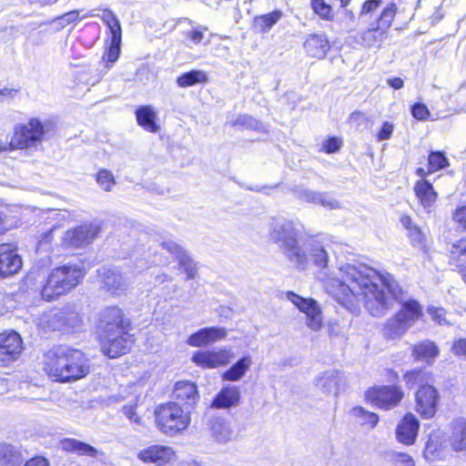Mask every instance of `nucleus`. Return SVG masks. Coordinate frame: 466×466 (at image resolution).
<instances>
[{"label":"nucleus","mask_w":466,"mask_h":466,"mask_svg":"<svg viewBox=\"0 0 466 466\" xmlns=\"http://www.w3.org/2000/svg\"><path fill=\"white\" fill-rule=\"evenodd\" d=\"M450 166V160L441 150H431L427 157V168L419 167L415 169L418 177H428Z\"/></svg>","instance_id":"nucleus-26"},{"label":"nucleus","mask_w":466,"mask_h":466,"mask_svg":"<svg viewBox=\"0 0 466 466\" xmlns=\"http://www.w3.org/2000/svg\"><path fill=\"white\" fill-rule=\"evenodd\" d=\"M282 17L283 12L274 9L267 14L256 15L253 18L252 27L258 34H268Z\"/></svg>","instance_id":"nucleus-29"},{"label":"nucleus","mask_w":466,"mask_h":466,"mask_svg":"<svg viewBox=\"0 0 466 466\" xmlns=\"http://www.w3.org/2000/svg\"><path fill=\"white\" fill-rule=\"evenodd\" d=\"M24 466H50V464L44 457H35L28 460Z\"/></svg>","instance_id":"nucleus-62"},{"label":"nucleus","mask_w":466,"mask_h":466,"mask_svg":"<svg viewBox=\"0 0 466 466\" xmlns=\"http://www.w3.org/2000/svg\"><path fill=\"white\" fill-rule=\"evenodd\" d=\"M78 15H79L78 11L74 10V11H70V12L61 15L60 17H58V20L60 21V24L63 25H69L70 23H73L76 20H77Z\"/></svg>","instance_id":"nucleus-60"},{"label":"nucleus","mask_w":466,"mask_h":466,"mask_svg":"<svg viewBox=\"0 0 466 466\" xmlns=\"http://www.w3.org/2000/svg\"><path fill=\"white\" fill-rule=\"evenodd\" d=\"M234 357L227 348L198 350L191 357L192 362L202 370H213L229 364Z\"/></svg>","instance_id":"nucleus-11"},{"label":"nucleus","mask_w":466,"mask_h":466,"mask_svg":"<svg viewBox=\"0 0 466 466\" xmlns=\"http://www.w3.org/2000/svg\"><path fill=\"white\" fill-rule=\"evenodd\" d=\"M254 118L248 115L238 116L232 123L233 126L238 127H250L253 125Z\"/></svg>","instance_id":"nucleus-59"},{"label":"nucleus","mask_w":466,"mask_h":466,"mask_svg":"<svg viewBox=\"0 0 466 466\" xmlns=\"http://www.w3.org/2000/svg\"><path fill=\"white\" fill-rule=\"evenodd\" d=\"M100 228L91 224L81 225L74 229L67 230L63 242L70 247L79 248L88 245L97 237Z\"/></svg>","instance_id":"nucleus-17"},{"label":"nucleus","mask_w":466,"mask_h":466,"mask_svg":"<svg viewBox=\"0 0 466 466\" xmlns=\"http://www.w3.org/2000/svg\"><path fill=\"white\" fill-rule=\"evenodd\" d=\"M310 7L321 20L332 22L335 19V12L330 4L326 0H318L310 3Z\"/></svg>","instance_id":"nucleus-38"},{"label":"nucleus","mask_w":466,"mask_h":466,"mask_svg":"<svg viewBox=\"0 0 466 466\" xmlns=\"http://www.w3.org/2000/svg\"><path fill=\"white\" fill-rule=\"evenodd\" d=\"M21 461L20 452L12 445L0 444V462L5 465L15 466Z\"/></svg>","instance_id":"nucleus-37"},{"label":"nucleus","mask_w":466,"mask_h":466,"mask_svg":"<svg viewBox=\"0 0 466 466\" xmlns=\"http://www.w3.org/2000/svg\"><path fill=\"white\" fill-rule=\"evenodd\" d=\"M137 120L139 126L145 127H146V106H140L137 112Z\"/></svg>","instance_id":"nucleus-63"},{"label":"nucleus","mask_w":466,"mask_h":466,"mask_svg":"<svg viewBox=\"0 0 466 466\" xmlns=\"http://www.w3.org/2000/svg\"><path fill=\"white\" fill-rule=\"evenodd\" d=\"M343 141L338 137H329L322 142L321 151L326 154H334L340 150Z\"/></svg>","instance_id":"nucleus-45"},{"label":"nucleus","mask_w":466,"mask_h":466,"mask_svg":"<svg viewBox=\"0 0 466 466\" xmlns=\"http://www.w3.org/2000/svg\"><path fill=\"white\" fill-rule=\"evenodd\" d=\"M447 256L449 265L466 284V234L449 243Z\"/></svg>","instance_id":"nucleus-16"},{"label":"nucleus","mask_w":466,"mask_h":466,"mask_svg":"<svg viewBox=\"0 0 466 466\" xmlns=\"http://www.w3.org/2000/svg\"><path fill=\"white\" fill-rule=\"evenodd\" d=\"M377 280L391 297H397L399 285L391 275H383L376 270H372L371 274L365 273L353 265L345 266L342 279L336 285L333 297L344 308L354 311L359 306L358 294L354 289H359L365 309L370 315L380 317L392 307V303L385 290L379 287Z\"/></svg>","instance_id":"nucleus-1"},{"label":"nucleus","mask_w":466,"mask_h":466,"mask_svg":"<svg viewBox=\"0 0 466 466\" xmlns=\"http://www.w3.org/2000/svg\"><path fill=\"white\" fill-rule=\"evenodd\" d=\"M386 375L395 380L391 384H375L369 387L364 392V400L370 406L383 411H390L399 408L405 400L406 393L398 383L400 375L394 369H387Z\"/></svg>","instance_id":"nucleus-6"},{"label":"nucleus","mask_w":466,"mask_h":466,"mask_svg":"<svg viewBox=\"0 0 466 466\" xmlns=\"http://www.w3.org/2000/svg\"><path fill=\"white\" fill-rule=\"evenodd\" d=\"M415 181L413 192L420 206L423 208H431L437 202L439 194L427 177H419Z\"/></svg>","instance_id":"nucleus-22"},{"label":"nucleus","mask_w":466,"mask_h":466,"mask_svg":"<svg viewBox=\"0 0 466 466\" xmlns=\"http://www.w3.org/2000/svg\"><path fill=\"white\" fill-rule=\"evenodd\" d=\"M284 250L286 251L288 258L294 261L298 268L302 269L306 268L308 258L305 252L300 248L299 243L293 244L290 248Z\"/></svg>","instance_id":"nucleus-39"},{"label":"nucleus","mask_w":466,"mask_h":466,"mask_svg":"<svg viewBox=\"0 0 466 466\" xmlns=\"http://www.w3.org/2000/svg\"><path fill=\"white\" fill-rule=\"evenodd\" d=\"M270 236L274 242L281 243L284 249L299 243V234L291 221L275 227Z\"/></svg>","instance_id":"nucleus-28"},{"label":"nucleus","mask_w":466,"mask_h":466,"mask_svg":"<svg viewBox=\"0 0 466 466\" xmlns=\"http://www.w3.org/2000/svg\"><path fill=\"white\" fill-rule=\"evenodd\" d=\"M310 256L313 264L319 268L324 269L329 263V255L323 247L318 246L311 249Z\"/></svg>","instance_id":"nucleus-43"},{"label":"nucleus","mask_w":466,"mask_h":466,"mask_svg":"<svg viewBox=\"0 0 466 466\" xmlns=\"http://www.w3.org/2000/svg\"><path fill=\"white\" fill-rule=\"evenodd\" d=\"M287 298L299 311L307 317V326L312 330H319L323 326L322 311L317 301L311 298H303L294 291H287Z\"/></svg>","instance_id":"nucleus-12"},{"label":"nucleus","mask_w":466,"mask_h":466,"mask_svg":"<svg viewBox=\"0 0 466 466\" xmlns=\"http://www.w3.org/2000/svg\"><path fill=\"white\" fill-rule=\"evenodd\" d=\"M411 356L414 361H423L432 364L440 356V349L437 343L431 339H422L410 347Z\"/></svg>","instance_id":"nucleus-23"},{"label":"nucleus","mask_w":466,"mask_h":466,"mask_svg":"<svg viewBox=\"0 0 466 466\" xmlns=\"http://www.w3.org/2000/svg\"><path fill=\"white\" fill-rule=\"evenodd\" d=\"M167 250L174 254L175 258L177 259L180 267H182L185 271L187 273L188 278H194L196 274V267L192 261V259L187 256L184 248L177 244H168L167 246Z\"/></svg>","instance_id":"nucleus-34"},{"label":"nucleus","mask_w":466,"mask_h":466,"mask_svg":"<svg viewBox=\"0 0 466 466\" xmlns=\"http://www.w3.org/2000/svg\"><path fill=\"white\" fill-rule=\"evenodd\" d=\"M50 123H42L37 118H31L25 125L15 127L14 135L9 142L10 148H37L42 144L49 130Z\"/></svg>","instance_id":"nucleus-9"},{"label":"nucleus","mask_w":466,"mask_h":466,"mask_svg":"<svg viewBox=\"0 0 466 466\" xmlns=\"http://www.w3.org/2000/svg\"><path fill=\"white\" fill-rule=\"evenodd\" d=\"M121 42L109 41L106 52L104 54L102 59L106 63V67L109 69L111 66L118 59L120 55Z\"/></svg>","instance_id":"nucleus-42"},{"label":"nucleus","mask_w":466,"mask_h":466,"mask_svg":"<svg viewBox=\"0 0 466 466\" xmlns=\"http://www.w3.org/2000/svg\"><path fill=\"white\" fill-rule=\"evenodd\" d=\"M85 270L76 265H64L53 268L42 289V297L54 300L74 289L82 281Z\"/></svg>","instance_id":"nucleus-7"},{"label":"nucleus","mask_w":466,"mask_h":466,"mask_svg":"<svg viewBox=\"0 0 466 466\" xmlns=\"http://www.w3.org/2000/svg\"><path fill=\"white\" fill-rule=\"evenodd\" d=\"M338 371H325L319 378V383L322 387H327L328 383L334 380L335 384L338 385Z\"/></svg>","instance_id":"nucleus-57"},{"label":"nucleus","mask_w":466,"mask_h":466,"mask_svg":"<svg viewBox=\"0 0 466 466\" xmlns=\"http://www.w3.org/2000/svg\"><path fill=\"white\" fill-rule=\"evenodd\" d=\"M22 265V258L13 245H0V278H7L16 274L21 269Z\"/></svg>","instance_id":"nucleus-19"},{"label":"nucleus","mask_w":466,"mask_h":466,"mask_svg":"<svg viewBox=\"0 0 466 466\" xmlns=\"http://www.w3.org/2000/svg\"><path fill=\"white\" fill-rule=\"evenodd\" d=\"M451 351L456 358L466 360V337L455 338L452 340Z\"/></svg>","instance_id":"nucleus-47"},{"label":"nucleus","mask_w":466,"mask_h":466,"mask_svg":"<svg viewBox=\"0 0 466 466\" xmlns=\"http://www.w3.org/2000/svg\"><path fill=\"white\" fill-rule=\"evenodd\" d=\"M99 339L103 353L111 359L125 354L132 343L127 330L114 335L100 336Z\"/></svg>","instance_id":"nucleus-15"},{"label":"nucleus","mask_w":466,"mask_h":466,"mask_svg":"<svg viewBox=\"0 0 466 466\" xmlns=\"http://www.w3.org/2000/svg\"><path fill=\"white\" fill-rule=\"evenodd\" d=\"M147 130L152 133L160 130V126L157 123L156 112L150 106H147Z\"/></svg>","instance_id":"nucleus-54"},{"label":"nucleus","mask_w":466,"mask_h":466,"mask_svg":"<svg viewBox=\"0 0 466 466\" xmlns=\"http://www.w3.org/2000/svg\"><path fill=\"white\" fill-rule=\"evenodd\" d=\"M174 401L184 408L194 407L199 400L198 386L188 380H180L175 383L173 389Z\"/></svg>","instance_id":"nucleus-21"},{"label":"nucleus","mask_w":466,"mask_h":466,"mask_svg":"<svg viewBox=\"0 0 466 466\" xmlns=\"http://www.w3.org/2000/svg\"><path fill=\"white\" fill-rule=\"evenodd\" d=\"M392 461L396 466H415L412 457L405 452H396L392 455Z\"/></svg>","instance_id":"nucleus-51"},{"label":"nucleus","mask_w":466,"mask_h":466,"mask_svg":"<svg viewBox=\"0 0 466 466\" xmlns=\"http://www.w3.org/2000/svg\"><path fill=\"white\" fill-rule=\"evenodd\" d=\"M155 427L168 437L182 435L190 426L191 414L173 400L157 404L153 410Z\"/></svg>","instance_id":"nucleus-4"},{"label":"nucleus","mask_w":466,"mask_h":466,"mask_svg":"<svg viewBox=\"0 0 466 466\" xmlns=\"http://www.w3.org/2000/svg\"><path fill=\"white\" fill-rule=\"evenodd\" d=\"M175 451L167 445H151L147 447V461L164 466L175 458Z\"/></svg>","instance_id":"nucleus-30"},{"label":"nucleus","mask_w":466,"mask_h":466,"mask_svg":"<svg viewBox=\"0 0 466 466\" xmlns=\"http://www.w3.org/2000/svg\"><path fill=\"white\" fill-rule=\"evenodd\" d=\"M137 405H126L123 408L124 414L133 422L141 424V418L137 414Z\"/></svg>","instance_id":"nucleus-56"},{"label":"nucleus","mask_w":466,"mask_h":466,"mask_svg":"<svg viewBox=\"0 0 466 466\" xmlns=\"http://www.w3.org/2000/svg\"><path fill=\"white\" fill-rule=\"evenodd\" d=\"M109 33H110V39L109 41L112 42H122V29L120 23L108 27Z\"/></svg>","instance_id":"nucleus-58"},{"label":"nucleus","mask_w":466,"mask_h":466,"mask_svg":"<svg viewBox=\"0 0 466 466\" xmlns=\"http://www.w3.org/2000/svg\"><path fill=\"white\" fill-rule=\"evenodd\" d=\"M60 446L64 451H77L81 455H87L93 458L97 454L96 449H95L93 446L76 439H64L60 441Z\"/></svg>","instance_id":"nucleus-35"},{"label":"nucleus","mask_w":466,"mask_h":466,"mask_svg":"<svg viewBox=\"0 0 466 466\" xmlns=\"http://www.w3.org/2000/svg\"><path fill=\"white\" fill-rule=\"evenodd\" d=\"M308 56L322 59L330 50L329 41L325 34H309L303 44Z\"/></svg>","instance_id":"nucleus-24"},{"label":"nucleus","mask_w":466,"mask_h":466,"mask_svg":"<svg viewBox=\"0 0 466 466\" xmlns=\"http://www.w3.org/2000/svg\"><path fill=\"white\" fill-rule=\"evenodd\" d=\"M23 349L20 335L14 331L0 333V362L6 363L18 358Z\"/></svg>","instance_id":"nucleus-18"},{"label":"nucleus","mask_w":466,"mask_h":466,"mask_svg":"<svg viewBox=\"0 0 466 466\" xmlns=\"http://www.w3.org/2000/svg\"><path fill=\"white\" fill-rule=\"evenodd\" d=\"M427 311L432 320L440 326H444L448 324L446 315L447 310L442 307H435L430 306L427 309Z\"/></svg>","instance_id":"nucleus-46"},{"label":"nucleus","mask_w":466,"mask_h":466,"mask_svg":"<svg viewBox=\"0 0 466 466\" xmlns=\"http://www.w3.org/2000/svg\"><path fill=\"white\" fill-rule=\"evenodd\" d=\"M449 443L453 451H466V421H456L451 426Z\"/></svg>","instance_id":"nucleus-33"},{"label":"nucleus","mask_w":466,"mask_h":466,"mask_svg":"<svg viewBox=\"0 0 466 466\" xmlns=\"http://www.w3.org/2000/svg\"><path fill=\"white\" fill-rule=\"evenodd\" d=\"M240 400L239 388L233 385L224 386L214 397L211 407L228 409L237 406Z\"/></svg>","instance_id":"nucleus-27"},{"label":"nucleus","mask_w":466,"mask_h":466,"mask_svg":"<svg viewBox=\"0 0 466 466\" xmlns=\"http://www.w3.org/2000/svg\"><path fill=\"white\" fill-rule=\"evenodd\" d=\"M96 179L100 187L105 191H111L113 186L116 184L112 172L107 169L99 170Z\"/></svg>","instance_id":"nucleus-44"},{"label":"nucleus","mask_w":466,"mask_h":466,"mask_svg":"<svg viewBox=\"0 0 466 466\" xmlns=\"http://www.w3.org/2000/svg\"><path fill=\"white\" fill-rule=\"evenodd\" d=\"M251 364V357L243 356L221 374V379L225 381H238L244 377Z\"/></svg>","instance_id":"nucleus-31"},{"label":"nucleus","mask_w":466,"mask_h":466,"mask_svg":"<svg viewBox=\"0 0 466 466\" xmlns=\"http://www.w3.org/2000/svg\"><path fill=\"white\" fill-rule=\"evenodd\" d=\"M87 16H98V17H100L103 20V22L106 25L107 27L116 25L120 23L118 18L116 16V15L112 11L107 10V9H104L102 11L101 15L96 14L95 10L94 11H90L88 13Z\"/></svg>","instance_id":"nucleus-49"},{"label":"nucleus","mask_w":466,"mask_h":466,"mask_svg":"<svg viewBox=\"0 0 466 466\" xmlns=\"http://www.w3.org/2000/svg\"><path fill=\"white\" fill-rule=\"evenodd\" d=\"M351 418L361 427L374 429L380 420V416L374 411L366 410L360 405H356L350 410Z\"/></svg>","instance_id":"nucleus-32"},{"label":"nucleus","mask_w":466,"mask_h":466,"mask_svg":"<svg viewBox=\"0 0 466 466\" xmlns=\"http://www.w3.org/2000/svg\"><path fill=\"white\" fill-rule=\"evenodd\" d=\"M208 27H197L187 33V37L195 44H199L204 37V31H207Z\"/></svg>","instance_id":"nucleus-55"},{"label":"nucleus","mask_w":466,"mask_h":466,"mask_svg":"<svg viewBox=\"0 0 466 466\" xmlns=\"http://www.w3.org/2000/svg\"><path fill=\"white\" fill-rule=\"evenodd\" d=\"M424 309L415 299L400 302L399 309L382 326L381 334L386 340L400 339L415 323L423 320Z\"/></svg>","instance_id":"nucleus-5"},{"label":"nucleus","mask_w":466,"mask_h":466,"mask_svg":"<svg viewBox=\"0 0 466 466\" xmlns=\"http://www.w3.org/2000/svg\"><path fill=\"white\" fill-rule=\"evenodd\" d=\"M400 220L408 233L418 227V225L413 222V219L410 215H401Z\"/></svg>","instance_id":"nucleus-61"},{"label":"nucleus","mask_w":466,"mask_h":466,"mask_svg":"<svg viewBox=\"0 0 466 466\" xmlns=\"http://www.w3.org/2000/svg\"><path fill=\"white\" fill-rule=\"evenodd\" d=\"M424 458L430 462H438L446 458L445 441L440 433H431L426 442Z\"/></svg>","instance_id":"nucleus-25"},{"label":"nucleus","mask_w":466,"mask_h":466,"mask_svg":"<svg viewBox=\"0 0 466 466\" xmlns=\"http://www.w3.org/2000/svg\"><path fill=\"white\" fill-rule=\"evenodd\" d=\"M453 222L466 230V205L458 206L451 214Z\"/></svg>","instance_id":"nucleus-50"},{"label":"nucleus","mask_w":466,"mask_h":466,"mask_svg":"<svg viewBox=\"0 0 466 466\" xmlns=\"http://www.w3.org/2000/svg\"><path fill=\"white\" fill-rule=\"evenodd\" d=\"M97 276L102 289L112 295L121 296L129 287L127 279L116 268H99Z\"/></svg>","instance_id":"nucleus-13"},{"label":"nucleus","mask_w":466,"mask_h":466,"mask_svg":"<svg viewBox=\"0 0 466 466\" xmlns=\"http://www.w3.org/2000/svg\"><path fill=\"white\" fill-rule=\"evenodd\" d=\"M227 337V330L224 328L208 327L202 328L192 333L187 343L191 347L201 348L211 345L218 340Z\"/></svg>","instance_id":"nucleus-20"},{"label":"nucleus","mask_w":466,"mask_h":466,"mask_svg":"<svg viewBox=\"0 0 466 466\" xmlns=\"http://www.w3.org/2000/svg\"><path fill=\"white\" fill-rule=\"evenodd\" d=\"M407 236L414 248L423 252L428 251L427 237L419 226L410 231Z\"/></svg>","instance_id":"nucleus-41"},{"label":"nucleus","mask_w":466,"mask_h":466,"mask_svg":"<svg viewBox=\"0 0 466 466\" xmlns=\"http://www.w3.org/2000/svg\"><path fill=\"white\" fill-rule=\"evenodd\" d=\"M398 12V6L395 3L388 4L380 13L376 20L365 29L360 39L364 46L380 47L383 42L389 37L390 27L394 22Z\"/></svg>","instance_id":"nucleus-8"},{"label":"nucleus","mask_w":466,"mask_h":466,"mask_svg":"<svg viewBox=\"0 0 466 466\" xmlns=\"http://www.w3.org/2000/svg\"><path fill=\"white\" fill-rule=\"evenodd\" d=\"M412 116L419 121H425L430 118L431 112L425 104L416 102L410 107Z\"/></svg>","instance_id":"nucleus-48"},{"label":"nucleus","mask_w":466,"mask_h":466,"mask_svg":"<svg viewBox=\"0 0 466 466\" xmlns=\"http://www.w3.org/2000/svg\"><path fill=\"white\" fill-rule=\"evenodd\" d=\"M394 130V125L389 121L382 123L380 128L376 134V139L378 141H383L390 139Z\"/></svg>","instance_id":"nucleus-52"},{"label":"nucleus","mask_w":466,"mask_h":466,"mask_svg":"<svg viewBox=\"0 0 466 466\" xmlns=\"http://www.w3.org/2000/svg\"><path fill=\"white\" fill-rule=\"evenodd\" d=\"M382 4V0H365L360 9V15L364 16L374 13Z\"/></svg>","instance_id":"nucleus-53"},{"label":"nucleus","mask_w":466,"mask_h":466,"mask_svg":"<svg viewBox=\"0 0 466 466\" xmlns=\"http://www.w3.org/2000/svg\"><path fill=\"white\" fill-rule=\"evenodd\" d=\"M44 370L55 381L71 382L85 378L90 366L82 351L58 346L46 354Z\"/></svg>","instance_id":"nucleus-2"},{"label":"nucleus","mask_w":466,"mask_h":466,"mask_svg":"<svg viewBox=\"0 0 466 466\" xmlns=\"http://www.w3.org/2000/svg\"><path fill=\"white\" fill-rule=\"evenodd\" d=\"M208 81L207 75L201 71L193 69L186 72L177 78V84L179 87H188L198 83H206Z\"/></svg>","instance_id":"nucleus-36"},{"label":"nucleus","mask_w":466,"mask_h":466,"mask_svg":"<svg viewBox=\"0 0 466 466\" xmlns=\"http://www.w3.org/2000/svg\"><path fill=\"white\" fill-rule=\"evenodd\" d=\"M388 85L390 86L392 88L398 90L403 87L404 82L400 77H391L387 80Z\"/></svg>","instance_id":"nucleus-64"},{"label":"nucleus","mask_w":466,"mask_h":466,"mask_svg":"<svg viewBox=\"0 0 466 466\" xmlns=\"http://www.w3.org/2000/svg\"><path fill=\"white\" fill-rule=\"evenodd\" d=\"M402 379L409 389L417 386L413 392L414 411L421 420L433 419L441 405V392L432 383L433 373L417 367L404 371Z\"/></svg>","instance_id":"nucleus-3"},{"label":"nucleus","mask_w":466,"mask_h":466,"mask_svg":"<svg viewBox=\"0 0 466 466\" xmlns=\"http://www.w3.org/2000/svg\"><path fill=\"white\" fill-rule=\"evenodd\" d=\"M420 427V420L414 413L411 411L404 413L395 429L397 441L407 446L414 444L419 435Z\"/></svg>","instance_id":"nucleus-14"},{"label":"nucleus","mask_w":466,"mask_h":466,"mask_svg":"<svg viewBox=\"0 0 466 466\" xmlns=\"http://www.w3.org/2000/svg\"><path fill=\"white\" fill-rule=\"evenodd\" d=\"M129 321L118 307H107L102 309L96 323L98 336L114 335L127 330Z\"/></svg>","instance_id":"nucleus-10"},{"label":"nucleus","mask_w":466,"mask_h":466,"mask_svg":"<svg viewBox=\"0 0 466 466\" xmlns=\"http://www.w3.org/2000/svg\"><path fill=\"white\" fill-rule=\"evenodd\" d=\"M63 325L69 328H77L82 324V317L76 311H68L66 309L55 315Z\"/></svg>","instance_id":"nucleus-40"}]
</instances>
